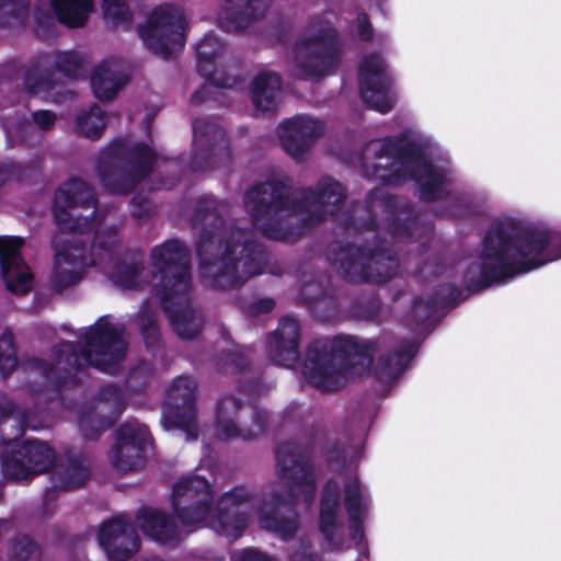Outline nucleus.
I'll list each match as a JSON object with an SVG mask.
<instances>
[{
  "mask_svg": "<svg viewBox=\"0 0 561 561\" xmlns=\"http://www.w3.org/2000/svg\"><path fill=\"white\" fill-rule=\"evenodd\" d=\"M171 503L176 515L153 508L138 513L137 524L146 536L160 543H173L197 527H209L230 540L239 538L252 513L251 494L242 486L226 493L214 505L209 483L198 476L181 478L173 486Z\"/></svg>",
  "mask_w": 561,
  "mask_h": 561,
  "instance_id": "f257e3e1",
  "label": "nucleus"
},
{
  "mask_svg": "<svg viewBox=\"0 0 561 561\" xmlns=\"http://www.w3.org/2000/svg\"><path fill=\"white\" fill-rule=\"evenodd\" d=\"M94 197L85 182L79 179L62 184L55 195L53 213L60 229L54 238L55 264L53 282L58 289L75 284L82 277L85 266L98 265L95 260L88 261L81 248L73 245L76 234H82L93 242V251L106 253L117 243L114 227L101 228L94 214Z\"/></svg>",
  "mask_w": 561,
  "mask_h": 561,
  "instance_id": "f03ea898",
  "label": "nucleus"
},
{
  "mask_svg": "<svg viewBox=\"0 0 561 561\" xmlns=\"http://www.w3.org/2000/svg\"><path fill=\"white\" fill-rule=\"evenodd\" d=\"M345 196L343 186L325 178L314 192H295L290 197L283 186L265 183L253 186L244 197L245 209L253 225L267 238L291 241L299 232L298 222L309 227L334 215Z\"/></svg>",
  "mask_w": 561,
  "mask_h": 561,
  "instance_id": "7ed1b4c3",
  "label": "nucleus"
},
{
  "mask_svg": "<svg viewBox=\"0 0 561 561\" xmlns=\"http://www.w3.org/2000/svg\"><path fill=\"white\" fill-rule=\"evenodd\" d=\"M220 224L215 213L207 211L197 215L193 228L198 233L202 277L209 285L226 289L262 273L264 254L250 232L229 228L219 234Z\"/></svg>",
  "mask_w": 561,
  "mask_h": 561,
  "instance_id": "20e7f679",
  "label": "nucleus"
},
{
  "mask_svg": "<svg viewBox=\"0 0 561 561\" xmlns=\"http://www.w3.org/2000/svg\"><path fill=\"white\" fill-rule=\"evenodd\" d=\"M432 140L417 130H408L399 142L382 139L370 141L364 151L367 176L398 184L405 178L419 185L420 197L436 199L447 191L449 172L430 159Z\"/></svg>",
  "mask_w": 561,
  "mask_h": 561,
  "instance_id": "39448f33",
  "label": "nucleus"
},
{
  "mask_svg": "<svg viewBox=\"0 0 561 561\" xmlns=\"http://www.w3.org/2000/svg\"><path fill=\"white\" fill-rule=\"evenodd\" d=\"M187 249L178 240H169L152 249L150 286L161 300L175 332L192 339L201 330L202 318L186 301L190 288Z\"/></svg>",
  "mask_w": 561,
  "mask_h": 561,
  "instance_id": "423d86ee",
  "label": "nucleus"
},
{
  "mask_svg": "<svg viewBox=\"0 0 561 561\" xmlns=\"http://www.w3.org/2000/svg\"><path fill=\"white\" fill-rule=\"evenodd\" d=\"M561 257V236L515 218L497 221V280Z\"/></svg>",
  "mask_w": 561,
  "mask_h": 561,
  "instance_id": "0eeeda50",
  "label": "nucleus"
},
{
  "mask_svg": "<svg viewBox=\"0 0 561 561\" xmlns=\"http://www.w3.org/2000/svg\"><path fill=\"white\" fill-rule=\"evenodd\" d=\"M374 342L357 343L353 337L317 341L307 351L301 373L305 379L322 391H334L350 378L362 376L371 364Z\"/></svg>",
  "mask_w": 561,
  "mask_h": 561,
  "instance_id": "6e6552de",
  "label": "nucleus"
},
{
  "mask_svg": "<svg viewBox=\"0 0 561 561\" xmlns=\"http://www.w3.org/2000/svg\"><path fill=\"white\" fill-rule=\"evenodd\" d=\"M84 344L81 355L73 353V345L61 343L56 350V367L47 366L42 360L32 358L25 363V369L41 374L48 382L61 379L59 370L67 366L78 364L80 357L89 365L106 373H113L126 352V342L123 339V328L110 318H101L94 325L84 331Z\"/></svg>",
  "mask_w": 561,
  "mask_h": 561,
  "instance_id": "1a4fd4ad",
  "label": "nucleus"
},
{
  "mask_svg": "<svg viewBox=\"0 0 561 561\" xmlns=\"http://www.w3.org/2000/svg\"><path fill=\"white\" fill-rule=\"evenodd\" d=\"M340 47L336 33L327 25H312L294 48V75L318 80L337 66Z\"/></svg>",
  "mask_w": 561,
  "mask_h": 561,
  "instance_id": "9d476101",
  "label": "nucleus"
},
{
  "mask_svg": "<svg viewBox=\"0 0 561 561\" xmlns=\"http://www.w3.org/2000/svg\"><path fill=\"white\" fill-rule=\"evenodd\" d=\"M186 18L182 9L164 4L156 8L138 28L144 45L161 58L179 53L185 43Z\"/></svg>",
  "mask_w": 561,
  "mask_h": 561,
  "instance_id": "9b49d317",
  "label": "nucleus"
},
{
  "mask_svg": "<svg viewBox=\"0 0 561 561\" xmlns=\"http://www.w3.org/2000/svg\"><path fill=\"white\" fill-rule=\"evenodd\" d=\"M276 459L280 486L288 489L287 500L301 502L309 507L314 497L316 484L308 460L289 446L279 448Z\"/></svg>",
  "mask_w": 561,
  "mask_h": 561,
  "instance_id": "f8f14e48",
  "label": "nucleus"
},
{
  "mask_svg": "<svg viewBox=\"0 0 561 561\" xmlns=\"http://www.w3.org/2000/svg\"><path fill=\"white\" fill-rule=\"evenodd\" d=\"M359 91L363 100L380 113L389 112L396 102L392 78L386 60L379 54L366 55L359 67Z\"/></svg>",
  "mask_w": 561,
  "mask_h": 561,
  "instance_id": "ddd939ff",
  "label": "nucleus"
},
{
  "mask_svg": "<svg viewBox=\"0 0 561 561\" xmlns=\"http://www.w3.org/2000/svg\"><path fill=\"white\" fill-rule=\"evenodd\" d=\"M265 412L241 408L233 397L221 399L216 408V426L220 438H254L265 428Z\"/></svg>",
  "mask_w": 561,
  "mask_h": 561,
  "instance_id": "4468645a",
  "label": "nucleus"
},
{
  "mask_svg": "<svg viewBox=\"0 0 561 561\" xmlns=\"http://www.w3.org/2000/svg\"><path fill=\"white\" fill-rule=\"evenodd\" d=\"M54 459V451L47 444L27 439L15 443L12 453L7 450L1 456V466L4 477L22 481L48 470Z\"/></svg>",
  "mask_w": 561,
  "mask_h": 561,
  "instance_id": "2eb2a0df",
  "label": "nucleus"
},
{
  "mask_svg": "<svg viewBox=\"0 0 561 561\" xmlns=\"http://www.w3.org/2000/svg\"><path fill=\"white\" fill-rule=\"evenodd\" d=\"M339 268L351 280L381 283L390 279L398 267L397 260L386 256L383 252L364 251L350 247L341 251Z\"/></svg>",
  "mask_w": 561,
  "mask_h": 561,
  "instance_id": "dca6fc26",
  "label": "nucleus"
},
{
  "mask_svg": "<svg viewBox=\"0 0 561 561\" xmlns=\"http://www.w3.org/2000/svg\"><path fill=\"white\" fill-rule=\"evenodd\" d=\"M195 390L196 383L192 378H176L169 389L172 404L165 407L162 413V425L165 430H182L192 439L197 437L196 412L192 402Z\"/></svg>",
  "mask_w": 561,
  "mask_h": 561,
  "instance_id": "f3484780",
  "label": "nucleus"
},
{
  "mask_svg": "<svg viewBox=\"0 0 561 561\" xmlns=\"http://www.w3.org/2000/svg\"><path fill=\"white\" fill-rule=\"evenodd\" d=\"M149 431L146 425L127 423L116 434V440L110 451L112 465L121 471H129L141 465L142 453L149 444Z\"/></svg>",
  "mask_w": 561,
  "mask_h": 561,
  "instance_id": "a211bd4d",
  "label": "nucleus"
},
{
  "mask_svg": "<svg viewBox=\"0 0 561 561\" xmlns=\"http://www.w3.org/2000/svg\"><path fill=\"white\" fill-rule=\"evenodd\" d=\"M23 243V239L19 237L0 238L2 277L8 289L20 295L30 291L33 285L32 273L20 256Z\"/></svg>",
  "mask_w": 561,
  "mask_h": 561,
  "instance_id": "6ab92c4d",
  "label": "nucleus"
},
{
  "mask_svg": "<svg viewBox=\"0 0 561 561\" xmlns=\"http://www.w3.org/2000/svg\"><path fill=\"white\" fill-rule=\"evenodd\" d=\"M323 130L322 124L307 115L286 119L278 127L283 149L294 159H301Z\"/></svg>",
  "mask_w": 561,
  "mask_h": 561,
  "instance_id": "aec40b11",
  "label": "nucleus"
},
{
  "mask_svg": "<svg viewBox=\"0 0 561 561\" xmlns=\"http://www.w3.org/2000/svg\"><path fill=\"white\" fill-rule=\"evenodd\" d=\"M98 539L111 561H125L139 548V538L135 529L123 518L104 523Z\"/></svg>",
  "mask_w": 561,
  "mask_h": 561,
  "instance_id": "412c9836",
  "label": "nucleus"
},
{
  "mask_svg": "<svg viewBox=\"0 0 561 561\" xmlns=\"http://www.w3.org/2000/svg\"><path fill=\"white\" fill-rule=\"evenodd\" d=\"M130 174H123L115 170L101 174L102 184L115 194H124L140 181L153 163L154 153L146 145H139L128 151Z\"/></svg>",
  "mask_w": 561,
  "mask_h": 561,
  "instance_id": "4be33fe9",
  "label": "nucleus"
},
{
  "mask_svg": "<svg viewBox=\"0 0 561 561\" xmlns=\"http://www.w3.org/2000/svg\"><path fill=\"white\" fill-rule=\"evenodd\" d=\"M340 488L337 483L329 481L322 492L320 503V531L325 539L328 549L341 550L345 548L342 535V525L339 522Z\"/></svg>",
  "mask_w": 561,
  "mask_h": 561,
  "instance_id": "5701e85b",
  "label": "nucleus"
},
{
  "mask_svg": "<svg viewBox=\"0 0 561 561\" xmlns=\"http://www.w3.org/2000/svg\"><path fill=\"white\" fill-rule=\"evenodd\" d=\"M299 325L294 318H285L270 336L267 352L279 366L293 368L298 359Z\"/></svg>",
  "mask_w": 561,
  "mask_h": 561,
  "instance_id": "b1692460",
  "label": "nucleus"
},
{
  "mask_svg": "<svg viewBox=\"0 0 561 561\" xmlns=\"http://www.w3.org/2000/svg\"><path fill=\"white\" fill-rule=\"evenodd\" d=\"M128 73L123 60L111 58L103 60L94 70L91 87L99 100H111L127 83Z\"/></svg>",
  "mask_w": 561,
  "mask_h": 561,
  "instance_id": "393cba45",
  "label": "nucleus"
},
{
  "mask_svg": "<svg viewBox=\"0 0 561 561\" xmlns=\"http://www.w3.org/2000/svg\"><path fill=\"white\" fill-rule=\"evenodd\" d=\"M218 22L227 30H240L261 16L270 5V0H221Z\"/></svg>",
  "mask_w": 561,
  "mask_h": 561,
  "instance_id": "a878e982",
  "label": "nucleus"
},
{
  "mask_svg": "<svg viewBox=\"0 0 561 561\" xmlns=\"http://www.w3.org/2000/svg\"><path fill=\"white\" fill-rule=\"evenodd\" d=\"M344 504L350 518V530L352 539L360 546L364 539L363 522L369 508V494L356 477L350 478L345 483Z\"/></svg>",
  "mask_w": 561,
  "mask_h": 561,
  "instance_id": "bb28decb",
  "label": "nucleus"
},
{
  "mask_svg": "<svg viewBox=\"0 0 561 561\" xmlns=\"http://www.w3.org/2000/svg\"><path fill=\"white\" fill-rule=\"evenodd\" d=\"M225 49L224 44L213 34L206 35L196 44L197 70L201 76L209 80L214 85L230 87L228 80L221 79L216 67L217 59Z\"/></svg>",
  "mask_w": 561,
  "mask_h": 561,
  "instance_id": "cd10ccee",
  "label": "nucleus"
},
{
  "mask_svg": "<svg viewBox=\"0 0 561 561\" xmlns=\"http://www.w3.org/2000/svg\"><path fill=\"white\" fill-rule=\"evenodd\" d=\"M280 95V78L271 71H260L252 81L251 98L257 112L274 111Z\"/></svg>",
  "mask_w": 561,
  "mask_h": 561,
  "instance_id": "c85d7f7f",
  "label": "nucleus"
},
{
  "mask_svg": "<svg viewBox=\"0 0 561 561\" xmlns=\"http://www.w3.org/2000/svg\"><path fill=\"white\" fill-rule=\"evenodd\" d=\"M370 208L374 214L381 213L385 217L386 228L389 233L397 238L412 237L414 230H417V224L414 220L399 222L396 217V203L392 197L383 194L374 193L370 198Z\"/></svg>",
  "mask_w": 561,
  "mask_h": 561,
  "instance_id": "c756f323",
  "label": "nucleus"
},
{
  "mask_svg": "<svg viewBox=\"0 0 561 561\" xmlns=\"http://www.w3.org/2000/svg\"><path fill=\"white\" fill-rule=\"evenodd\" d=\"M287 501L274 491L271 497V503H264L259 510L260 525L271 531L278 534L280 537L286 538L295 533L297 524L295 519H278L275 516L282 511Z\"/></svg>",
  "mask_w": 561,
  "mask_h": 561,
  "instance_id": "7c9ffc66",
  "label": "nucleus"
},
{
  "mask_svg": "<svg viewBox=\"0 0 561 561\" xmlns=\"http://www.w3.org/2000/svg\"><path fill=\"white\" fill-rule=\"evenodd\" d=\"M415 352V344L409 343L404 344L393 356L381 357L375 370L376 376L380 380H393L405 369Z\"/></svg>",
  "mask_w": 561,
  "mask_h": 561,
  "instance_id": "2f4dec72",
  "label": "nucleus"
},
{
  "mask_svg": "<svg viewBox=\"0 0 561 561\" xmlns=\"http://www.w3.org/2000/svg\"><path fill=\"white\" fill-rule=\"evenodd\" d=\"M58 20L71 27L81 26L92 10V0H51Z\"/></svg>",
  "mask_w": 561,
  "mask_h": 561,
  "instance_id": "473e14b6",
  "label": "nucleus"
},
{
  "mask_svg": "<svg viewBox=\"0 0 561 561\" xmlns=\"http://www.w3.org/2000/svg\"><path fill=\"white\" fill-rule=\"evenodd\" d=\"M105 126L104 112L98 105L81 111L76 118L77 131L89 139L100 138Z\"/></svg>",
  "mask_w": 561,
  "mask_h": 561,
  "instance_id": "72a5a7b5",
  "label": "nucleus"
},
{
  "mask_svg": "<svg viewBox=\"0 0 561 561\" xmlns=\"http://www.w3.org/2000/svg\"><path fill=\"white\" fill-rule=\"evenodd\" d=\"M108 277L112 282L124 289H138L142 288L144 270H140L136 261L116 263L112 271H107Z\"/></svg>",
  "mask_w": 561,
  "mask_h": 561,
  "instance_id": "f704fd0d",
  "label": "nucleus"
},
{
  "mask_svg": "<svg viewBox=\"0 0 561 561\" xmlns=\"http://www.w3.org/2000/svg\"><path fill=\"white\" fill-rule=\"evenodd\" d=\"M89 478V469L82 461H72L59 473L58 486L72 490L82 486Z\"/></svg>",
  "mask_w": 561,
  "mask_h": 561,
  "instance_id": "c9c22d12",
  "label": "nucleus"
},
{
  "mask_svg": "<svg viewBox=\"0 0 561 561\" xmlns=\"http://www.w3.org/2000/svg\"><path fill=\"white\" fill-rule=\"evenodd\" d=\"M15 425H19V432L24 431L26 427L36 428L30 424L28 421L20 423L16 417L12 415V409L9 405L0 408V445H10L14 439L10 437L8 431Z\"/></svg>",
  "mask_w": 561,
  "mask_h": 561,
  "instance_id": "e433bc0d",
  "label": "nucleus"
},
{
  "mask_svg": "<svg viewBox=\"0 0 561 561\" xmlns=\"http://www.w3.org/2000/svg\"><path fill=\"white\" fill-rule=\"evenodd\" d=\"M16 366L13 346V336L9 331L0 335V370L3 375L10 374Z\"/></svg>",
  "mask_w": 561,
  "mask_h": 561,
  "instance_id": "4c0bfd02",
  "label": "nucleus"
},
{
  "mask_svg": "<svg viewBox=\"0 0 561 561\" xmlns=\"http://www.w3.org/2000/svg\"><path fill=\"white\" fill-rule=\"evenodd\" d=\"M105 18L115 25H125L130 22V13L124 0H103Z\"/></svg>",
  "mask_w": 561,
  "mask_h": 561,
  "instance_id": "58836bf2",
  "label": "nucleus"
},
{
  "mask_svg": "<svg viewBox=\"0 0 561 561\" xmlns=\"http://www.w3.org/2000/svg\"><path fill=\"white\" fill-rule=\"evenodd\" d=\"M194 130V144L196 148H202L204 145L208 144L210 138H217V136L222 135L221 130H219L213 123L207 119L198 118L193 123Z\"/></svg>",
  "mask_w": 561,
  "mask_h": 561,
  "instance_id": "ea45409f",
  "label": "nucleus"
},
{
  "mask_svg": "<svg viewBox=\"0 0 561 561\" xmlns=\"http://www.w3.org/2000/svg\"><path fill=\"white\" fill-rule=\"evenodd\" d=\"M9 553L12 561H25L37 556V547L28 537L23 536L11 545Z\"/></svg>",
  "mask_w": 561,
  "mask_h": 561,
  "instance_id": "a19ab883",
  "label": "nucleus"
},
{
  "mask_svg": "<svg viewBox=\"0 0 561 561\" xmlns=\"http://www.w3.org/2000/svg\"><path fill=\"white\" fill-rule=\"evenodd\" d=\"M110 423H104L93 415H83L80 419L79 426L83 436L88 439L96 438Z\"/></svg>",
  "mask_w": 561,
  "mask_h": 561,
  "instance_id": "79ce46f5",
  "label": "nucleus"
},
{
  "mask_svg": "<svg viewBox=\"0 0 561 561\" xmlns=\"http://www.w3.org/2000/svg\"><path fill=\"white\" fill-rule=\"evenodd\" d=\"M123 402L122 391L114 386L105 388L101 393V403L103 405H108L113 410L112 414L115 417L121 414L123 410Z\"/></svg>",
  "mask_w": 561,
  "mask_h": 561,
  "instance_id": "37998d69",
  "label": "nucleus"
},
{
  "mask_svg": "<svg viewBox=\"0 0 561 561\" xmlns=\"http://www.w3.org/2000/svg\"><path fill=\"white\" fill-rule=\"evenodd\" d=\"M56 67L68 77H73L78 72L79 61L72 53H61L57 56Z\"/></svg>",
  "mask_w": 561,
  "mask_h": 561,
  "instance_id": "c03bdc74",
  "label": "nucleus"
},
{
  "mask_svg": "<svg viewBox=\"0 0 561 561\" xmlns=\"http://www.w3.org/2000/svg\"><path fill=\"white\" fill-rule=\"evenodd\" d=\"M56 67L68 77H73L78 72L79 61L72 53H61L57 56Z\"/></svg>",
  "mask_w": 561,
  "mask_h": 561,
  "instance_id": "a18cd8bd",
  "label": "nucleus"
},
{
  "mask_svg": "<svg viewBox=\"0 0 561 561\" xmlns=\"http://www.w3.org/2000/svg\"><path fill=\"white\" fill-rule=\"evenodd\" d=\"M138 317L141 331L145 334L146 342L149 344V339L157 337L154 316L151 311L142 310Z\"/></svg>",
  "mask_w": 561,
  "mask_h": 561,
  "instance_id": "49530a36",
  "label": "nucleus"
},
{
  "mask_svg": "<svg viewBox=\"0 0 561 561\" xmlns=\"http://www.w3.org/2000/svg\"><path fill=\"white\" fill-rule=\"evenodd\" d=\"M26 87L33 94L48 93L51 89V83L45 80L42 76L37 78V75L32 72L26 77Z\"/></svg>",
  "mask_w": 561,
  "mask_h": 561,
  "instance_id": "de8ad7c7",
  "label": "nucleus"
},
{
  "mask_svg": "<svg viewBox=\"0 0 561 561\" xmlns=\"http://www.w3.org/2000/svg\"><path fill=\"white\" fill-rule=\"evenodd\" d=\"M34 123L42 129H49L55 125L56 115L47 110L38 111L33 114Z\"/></svg>",
  "mask_w": 561,
  "mask_h": 561,
  "instance_id": "09e8293b",
  "label": "nucleus"
},
{
  "mask_svg": "<svg viewBox=\"0 0 561 561\" xmlns=\"http://www.w3.org/2000/svg\"><path fill=\"white\" fill-rule=\"evenodd\" d=\"M357 33L363 41H368L371 37V27L365 14L359 15L357 19Z\"/></svg>",
  "mask_w": 561,
  "mask_h": 561,
  "instance_id": "8fccbe9b",
  "label": "nucleus"
},
{
  "mask_svg": "<svg viewBox=\"0 0 561 561\" xmlns=\"http://www.w3.org/2000/svg\"><path fill=\"white\" fill-rule=\"evenodd\" d=\"M291 561H316V558L309 552L306 546H301L299 550L291 556Z\"/></svg>",
  "mask_w": 561,
  "mask_h": 561,
  "instance_id": "3c124183",
  "label": "nucleus"
},
{
  "mask_svg": "<svg viewBox=\"0 0 561 561\" xmlns=\"http://www.w3.org/2000/svg\"><path fill=\"white\" fill-rule=\"evenodd\" d=\"M273 307H274V301L272 299H263L257 302V305L255 306V309L257 311H270L273 309Z\"/></svg>",
  "mask_w": 561,
  "mask_h": 561,
  "instance_id": "603ef678",
  "label": "nucleus"
},
{
  "mask_svg": "<svg viewBox=\"0 0 561 561\" xmlns=\"http://www.w3.org/2000/svg\"><path fill=\"white\" fill-rule=\"evenodd\" d=\"M3 128H4V131L7 134V137H8L9 141L10 142L13 141V137H14V129H13V127L11 125H9V124H4Z\"/></svg>",
  "mask_w": 561,
  "mask_h": 561,
  "instance_id": "864d4df0",
  "label": "nucleus"
},
{
  "mask_svg": "<svg viewBox=\"0 0 561 561\" xmlns=\"http://www.w3.org/2000/svg\"><path fill=\"white\" fill-rule=\"evenodd\" d=\"M124 151H125L124 148L117 147V148L113 149V154L115 157H118V156H122L124 153Z\"/></svg>",
  "mask_w": 561,
  "mask_h": 561,
  "instance_id": "5fc2aeb1",
  "label": "nucleus"
},
{
  "mask_svg": "<svg viewBox=\"0 0 561 561\" xmlns=\"http://www.w3.org/2000/svg\"><path fill=\"white\" fill-rule=\"evenodd\" d=\"M133 215L135 217H141L142 216V214L140 211H136V210H133Z\"/></svg>",
  "mask_w": 561,
  "mask_h": 561,
  "instance_id": "6e6d98bb",
  "label": "nucleus"
},
{
  "mask_svg": "<svg viewBox=\"0 0 561 561\" xmlns=\"http://www.w3.org/2000/svg\"><path fill=\"white\" fill-rule=\"evenodd\" d=\"M194 164H195V169L201 168L199 165H197V162H194Z\"/></svg>",
  "mask_w": 561,
  "mask_h": 561,
  "instance_id": "4d7b16f0",
  "label": "nucleus"
},
{
  "mask_svg": "<svg viewBox=\"0 0 561 561\" xmlns=\"http://www.w3.org/2000/svg\"><path fill=\"white\" fill-rule=\"evenodd\" d=\"M3 525H4V523H0V527L3 526Z\"/></svg>",
  "mask_w": 561,
  "mask_h": 561,
  "instance_id": "13d9d810",
  "label": "nucleus"
}]
</instances>
